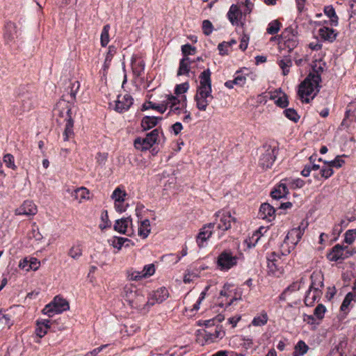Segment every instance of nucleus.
Instances as JSON below:
<instances>
[{"mask_svg":"<svg viewBox=\"0 0 356 356\" xmlns=\"http://www.w3.org/2000/svg\"><path fill=\"white\" fill-rule=\"evenodd\" d=\"M150 108H153V109H155V110L159 111L161 113H163L166 111L165 103H164V102L162 104H158L157 105L156 104H153L151 102H149L147 104H143V109L144 110H147V109Z\"/></svg>","mask_w":356,"mask_h":356,"instance_id":"42","label":"nucleus"},{"mask_svg":"<svg viewBox=\"0 0 356 356\" xmlns=\"http://www.w3.org/2000/svg\"><path fill=\"white\" fill-rule=\"evenodd\" d=\"M224 335V332L220 327L216 326L213 330H204V337L206 341H210L213 342L218 338H222Z\"/></svg>","mask_w":356,"mask_h":356,"instance_id":"27","label":"nucleus"},{"mask_svg":"<svg viewBox=\"0 0 356 356\" xmlns=\"http://www.w3.org/2000/svg\"><path fill=\"white\" fill-rule=\"evenodd\" d=\"M334 173V171L330 165L323 166L321 170V175L325 179H328Z\"/></svg>","mask_w":356,"mask_h":356,"instance_id":"58","label":"nucleus"},{"mask_svg":"<svg viewBox=\"0 0 356 356\" xmlns=\"http://www.w3.org/2000/svg\"><path fill=\"white\" fill-rule=\"evenodd\" d=\"M268 320V317L267 313L266 312H262L260 315L255 316L253 318L252 324L254 326H262L266 324Z\"/></svg>","mask_w":356,"mask_h":356,"instance_id":"39","label":"nucleus"},{"mask_svg":"<svg viewBox=\"0 0 356 356\" xmlns=\"http://www.w3.org/2000/svg\"><path fill=\"white\" fill-rule=\"evenodd\" d=\"M236 74L234 80L227 81L225 83L227 88L231 89L233 88L234 85L243 86L245 83L246 77L244 75L240 74L239 72H237Z\"/></svg>","mask_w":356,"mask_h":356,"instance_id":"31","label":"nucleus"},{"mask_svg":"<svg viewBox=\"0 0 356 356\" xmlns=\"http://www.w3.org/2000/svg\"><path fill=\"white\" fill-rule=\"evenodd\" d=\"M347 247L337 244L334 245L330 252L327 254V259L332 261H337L339 259H345L350 255Z\"/></svg>","mask_w":356,"mask_h":356,"instance_id":"11","label":"nucleus"},{"mask_svg":"<svg viewBox=\"0 0 356 356\" xmlns=\"http://www.w3.org/2000/svg\"><path fill=\"white\" fill-rule=\"evenodd\" d=\"M284 113L288 119H289L295 122H298V120L300 118V116L298 115L296 111L294 110L293 108L285 109L284 111Z\"/></svg>","mask_w":356,"mask_h":356,"instance_id":"45","label":"nucleus"},{"mask_svg":"<svg viewBox=\"0 0 356 356\" xmlns=\"http://www.w3.org/2000/svg\"><path fill=\"white\" fill-rule=\"evenodd\" d=\"M322 296L321 290H311L309 289L305 298V303L307 306L311 307L314 305V303L316 301H318Z\"/></svg>","mask_w":356,"mask_h":356,"instance_id":"21","label":"nucleus"},{"mask_svg":"<svg viewBox=\"0 0 356 356\" xmlns=\"http://www.w3.org/2000/svg\"><path fill=\"white\" fill-rule=\"evenodd\" d=\"M159 129H155L146 135L144 138H138L134 140V147L140 151H146L153 146L154 144L159 143Z\"/></svg>","mask_w":356,"mask_h":356,"instance_id":"6","label":"nucleus"},{"mask_svg":"<svg viewBox=\"0 0 356 356\" xmlns=\"http://www.w3.org/2000/svg\"><path fill=\"white\" fill-rule=\"evenodd\" d=\"M324 13L325 15L330 18V24L332 26H337L338 24V17L336 14L335 10L334 9L332 6H327L324 8Z\"/></svg>","mask_w":356,"mask_h":356,"instance_id":"34","label":"nucleus"},{"mask_svg":"<svg viewBox=\"0 0 356 356\" xmlns=\"http://www.w3.org/2000/svg\"><path fill=\"white\" fill-rule=\"evenodd\" d=\"M238 257L229 250L222 252L217 258V266L222 271L228 270L237 264Z\"/></svg>","mask_w":356,"mask_h":356,"instance_id":"8","label":"nucleus"},{"mask_svg":"<svg viewBox=\"0 0 356 356\" xmlns=\"http://www.w3.org/2000/svg\"><path fill=\"white\" fill-rule=\"evenodd\" d=\"M72 114V106L69 102L60 100L57 103L54 109V115L60 118L58 120L61 121L63 119L65 122L63 132V139L65 141L69 140L74 136L73 130L74 120Z\"/></svg>","mask_w":356,"mask_h":356,"instance_id":"4","label":"nucleus"},{"mask_svg":"<svg viewBox=\"0 0 356 356\" xmlns=\"http://www.w3.org/2000/svg\"><path fill=\"white\" fill-rule=\"evenodd\" d=\"M303 223L301 224L298 227L293 228L287 234L285 241L291 242L292 244L296 245L302 238L306 225L303 226Z\"/></svg>","mask_w":356,"mask_h":356,"instance_id":"15","label":"nucleus"},{"mask_svg":"<svg viewBox=\"0 0 356 356\" xmlns=\"http://www.w3.org/2000/svg\"><path fill=\"white\" fill-rule=\"evenodd\" d=\"M37 207L31 201H25L15 211L17 215L34 216L37 213Z\"/></svg>","mask_w":356,"mask_h":356,"instance_id":"14","label":"nucleus"},{"mask_svg":"<svg viewBox=\"0 0 356 356\" xmlns=\"http://www.w3.org/2000/svg\"><path fill=\"white\" fill-rule=\"evenodd\" d=\"M318 33L321 39L325 41L333 42L337 37V33L332 29L323 26L318 30Z\"/></svg>","mask_w":356,"mask_h":356,"instance_id":"25","label":"nucleus"},{"mask_svg":"<svg viewBox=\"0 0 356 356\" xmlns=\"http://www.w3.org/2000/svg\"><path fill=\"white\" fill-rule=\"evenodd\" d=\"M164 103H165L166 109L169 108L168 115H180L187 108L186 97L185 95L182 96L181 99L174 95H168Z\"/></svg>","mask_w":356,"mask_h":356,"instance_id":"5","label":"nucleus"},{"mask_svg":"<svg viewBox=\"0 0 356 356\" xmlns=\"http://www.w3.org/2000/svg\"><path fill=\"white\" fill-rule=\"evenodd\" d=\"M162 118L145 116L141 121V127L143 130H148L155 127Z\"/></svg>","mask_w":356,"mask_h":356,"instance_id":"28","label":"nucleus"},{"mask_svg":"<svg viewBox=\"0 0 356 356\" xmlns=\"http://www.w3.org/2000/svg\"><path fill=\"white\" fill-rule=\"evenodd\" d=\"M215 223L211 222L206 225H204L200 231L199 234L197 236L196 241L199 247H203L204 243L207 241V239L212 234V230L214 227Z\"/></svg>","mask_w":356,"mask_h":356,"instance_id":"13","label":"nucleus"},{"mask_svg":"<svg viewBox=\"0 0 356 356\" xmlns=\"http://www.w3.org/2000/svg\"><path fill=\"white\" fill-rule=\"evenodd\" d=\"M83 253V249L81 245L76 244L74 245L69 250L68 255L73 259L77 260L81 256Z\"/></svg>","mask_w":356,"mask_h":356,"instance_id":"37","label":"nucleus"},{"mask_svg":"<svg viewBox=\"0 0 356 356\" xmlns=\"http://www.w3.org/2000/svg\"><path fill=\"white\" fill-rule=\"evenodd\" d=\"M298 44V38L294 35H290L288 37L284 35L282 37V42H280V47L282 49H288L291 51L297 47Z\"/></svg>","mask_w":356,"mask_h":356,"instance_id":"18","label":"nucleus"},{"mask_svg":"<svg viewBox=\"0 0 356 356\" xmlns=\"http://www.w3.org/2000/svg\"><path fill=\"white\" fill-rule=\"evenodd\" d=\"M210 286H207L205 287L204 290L200 293V296L198 298L197 302L193 305V310L197 311L200 309V305L202 301L204 299L207 292L208 291Z\"/></svg>","mask_w":356,"mask_h":356,"instance_id":"56","label":"nucleus"},{"mask_svg":"<svg viewBox=\"0 0 356 356\" xmlns=\"http://www.w3.org/2000/svg\"><path fill=\"white\" fill-rule=\"evenodd\" d=\"M143 271L134 270L128 273V277L130 280L138 281L144 277L142 276Z\"/></svg>","mask_w":356,"mask_h":356,"instance_id":"59","label":"nucleus"},{"mask_svg":"<svg viewBox=\"0 0 356 356\" xmlns=\"http://www.w3.org/2000/svg\"><path fill=\"white\" fill-rule=\"evenodd\" d=\"M101 219H102V223L99 225V228L102 230L111 226V222L108 220V216L107 211H104L102 213Z\"/></svg>","mask_w":356,"mask_h":356,"instance_id":"52","label":"nucleus"},{"mask_svg":"<svg viewBox=\"0 0 356 356\" xmlns=\"http://www.w3.org/2000/svg\"><path fill=\"white\" fill-rule=\"evenodd\" d=\"M275 213V210L273 207L268 203H264L260 207L259 216L264 220L271 221L274 219Z\"/></svg>","mask_w":356,"mask_h":356,"instance_id":"17","label":"nucleus"},{"mask_svg":"<svg viewBox=\"0 0 356 356\" xmlns=\"http://www.w3.org/2000/svg\"><path fill=\"white\" fill-rule=\"evenodd\" d=\"M311 285L309 288L311 290H321L323 287V275L321 271H314L311 275Z\"/></svg>","mask_w":356,"mask_h":356,"instance_id":"19","label":"nucleus"},{"mask_svg":"<svg viewBox=\"0 0 356 356\" xmlns=\"http://www.w3.org/2000/svg\"><path fill=\"white\" fill-rule=\"evenodd\" d=\"M115 110L119 113L127 111L133 104V98L129 95H118L115 102Z\"/></svg>","mask_w":356,"mask_h":356,"instance_id":"12","label":"nucleus"},{"mask_svg":"<svg viewBox=\"0 0 356 356\" xmlns=\"http://www.w3.org/2000/svg\"><path fill=\"white\" fill-rule=\"evenodd\" d=\"M325 312V307L322 304H318L314 309V315L318 320H322L324 317Z\"/></svg>","mask_w":356,"mask_h":356,"instance_id":"47","label":"nucleus"},{"mask_svg":"<svg viewBox=\"0 0 356 356\" xmlns=\"http://www.w3.org/2000/svg\"><path fill=\"white\" fill-rule=\"evenodd\" d=\"M216 216L220 218L217 228L223 232L230 229L232 227V223L235 222V218L232 216L229 211H218L216 213Z\"/></svg>","mask_w":356,"mask_h":356,"instance_id":"9","label":"nucleus"},{"mask_svg":"<svg viewBox=\"0 0 356 356\" xmlns=\"http://www.w3.org/2000/svg\"><path fill=\"white\" fill-rule=\"evenodd\" d=\"M55 305L52 301L51 303L47 305L44 308L42 309V313L45 315H47L49 317H51L54 313H56V310L54 309Z\"/></svg>","mask_w":356,"mask_h":356,"instance_id":"54","label":"nucleus"},{"mask_svg":"<svg viewBox=\"0 0 356 356\" xmlns=\"http://www.w3.org/2000/svg\"><path fill=\"white\" fill-rule=\"evenodd\" d=\"M275 104L281 107V108H284L286 107L289 102H288V99H287V97L286 95H283L282 96L280 97L276 101H275Z\"/></svg>","mask_w":356,"mask_h":356,"instance_id":"63","label":"nucleus"},{"mask_svg":"<svg viewBox=\"0 0 356 356\" xmlns=\"http://www.w3.org/2000/svg\"><path fill=\"white\" fill-rule=\"evenodd\" d=\"M29 268L33 270H36L39 268L40 266V261L35 257L29 258Z\"/></svg>","mask_w":356,"mask_h":356,"instance_id":"62","label":"nucleus"},{"mask_svg":"<svg viewBox=\"0 0 356 356\" xmlns=\"http://www.w3.org/2000/svg\"><path fill=\"white\" fill-rule=\"evenodd\" d=\"M202 30L205 35H209L213 30V25L209 20H204L202 22Z\"/></svg>","mask_w":356,"mask_h":356,"instance_id":"60","label":"nucleus"},{"mask_svg":"<svg viewBox=\"0 0 356 356\" xmlns=\"http://www.w3.org/2000/svg\"><path fill=\"white\" fill-rule=\"evenodd\" d=\"M307 345L303 341H299L296 345L293 356H302L308 350Z\"/></svg>","mask_w":356,"mask_h":356,"instance_id":"38","label":"nucleus"},{"mask_svg":"<svg viewBox=\"0 0 356 356\" xmlns=\"http://www.w3.org/2000/svg\"><path fill=\"white\" fill-rule=\"evenodd\" d=\"M89 191L85 187L78 188L72 193V196L74 199L77 200L79 203H81L85 200H89Z\"/></svg>","mask_w":356,"mask_h":356,"instance_id":"26","label":"nucleus"},{"mask_svg":"<svg viewBox=\"0 0 356 356\" xmlns=\"http://www.w3.org/2000/svg\"><path fill=\"white\" fill-rule=\"evenodd\" d=\"M80 88V83L78 81L72 82L70 87V95L72 100H75L77 92Z\"/></svg>","mask_w":356,"mask_h":356,"instance_id":"50","label":"nucleus"},{"mask_svg":"<svg viewBox=\"0 0 356 356\" xmlns=\"http://www.w3.org/2000/svg\"><path fill=\"white\" fill-rule=\"evenodd\" d=\"M288 194L287 184L282 182L271 192V197L275 200L284 197Z\"/></svg>","mask_w":356,"mask_h":356,"instance_id":"29","label":"nucleus"},{"mask_svg":"<svg viewBox=\"0 0 356 356\" xmlns=\"http://www.w3.org/2000/svg\"><path fill=\"white\" fill-rule=\"evenodd\" d=\"M181 51L184 56H188V55H193L195 52V47H192L189 44H186L181 47Z\"/></svg>","mask_w":356,"mask_h":356,"instance_id":"57","label":"nucleus"},{"mask_svg":"<svg viewBox=\"0 0 356 356\" xmlns=\"http://www.w3.org/2000/svg\"><path fill=\"white\" fill-rule=\"evenodd\" d=\"M108 159V154L107 153H98L97 154V162L99 165H105L106 161Z\"/></svg>","mask_w":356,"mask_h":356,"instance_id":"64","label":"nucleus"},{"mask_svg":"<svg viewBox=\"0 0 356 356\" xmlns=\"http://www.w3.org/2000/svg\"><path fill=\"white\" fill-rule=\"evenodd\" d=\"M151 231L150 222L148 219L141 221L138 229V234L143 238H146Z\"/></svg>","mask_w":356,"mask_h":356,"instance_id":"32","label":"nucleus"},{"mask_svg":"<svg viewBox=\"0 0 356 356\" xmlns=\"http://www.w3.org/2000/svg\"><path fill=\"white\" fill-rule=\"evenodd\" d=\"M122 297L128 302L129 305L141 313H147L151 307L154 305L151 299L146 298L145 293L143 290L129 284L124 286L122 291Z\"/></svg>","mask_w":356,"mask_h":356,"instance_id":"2","label":"nucleus"},{"mask_svg":"<svg viewBox=\"0 0 356 356\" xmlns=\"http://www.w3.org/2000/svg\"><path fill=\"white\" fill-rule=\"evenodd\" d=\"M114 229L120 234L131 236L134 234L132 218L127 217L117 220L114 225Z\"/></svg>","mask_w":356,"mask_h":356,"instance_id":"10","label":"nucleus"},{"mask_svg":"<svg viewBox=\"0 0 356 356\" xmlns=\"http://www.w3.org/2000/svg\"><path fill=\"white\" fill-rule=\"evenodd\" d=\"M55 305L52 301L51 303L47 305L44 308L42 309V313L45 315H47L49 317H51L54 313H56V310L54 309Z\"/></svg>","mask_w":356,"mask_h":356,"instance_id":"55","label":"nucleus"},{"mask_svg":"<svg viewBox=\"0 0 356 356\" xmlns=\"http://www.w3.org/2000/svg\"><path fill=\"white\" fill-rule=\"evenodd\" d=\"M3 162L6 163V165L12 169H15L16 165L14 163V157L12 154H7L3 156Z\"/></svg>","mask_w":356,"mask_h":356,"instance_id":"53","label":"nucleus"},{"mask_svg":"<svg viewBox=\"0 0 356 356\" xmlns=\"http://www.w3.org/2000/svg\"><path fill=\"white\" fill-rule=\"evenodd\" d=\"M142 271H143L142 276L144 278L149 277L152 276L155 273L154 265L152 264H148V265H145L143 267V269L142 270Z\"/></svg>","mask_w":356,"mask_h":356,"instance_id":"49","label":"nucleus"},{"mask_svg":"<svg viewBox=\"0 0 356 356\" xmlns=\"http://www.w3.org/2000/svg\"><path fill=\"white\" fill-rule=\"evenodd\" d=\"M53 302L55 305L54 309L56 310V314H60L70 309L69 302L59 296H56Z\"/></svg>","mask_w":356,"mask_h":356,"instance_id":"24","label":"nucleus"},{"mask_svg":"<svg viewBox=\"0 0 356 356\" xmlns=\"http://www.w3.org/2000/svg\"><path fill=\"white\" fill-rule=\"evenodd\" d=\"M130 240L123 237H115L113 241V246L118 250H120L123 245L128 247L129 245Z\"/></svg>","mask_w":356,"mask_h":356,"instance_id":"40","label":"nucleus"},{"mask_svg":"<svg viewBox=\"0 0 356 356\" xmlns=\"http://www.w3.org/2000/svg\"><path fill=\"white\" fill-rule=\"evenodd\" d=\"M109 30L110 25L108 24L105 25L102 29L100 37L101 45L102 47H106L109 42Z\"/></svg>","mask_w":356,"mask_h":356,"instance_id":"41","label":"nucleus"},{"mask_svg":"<svg viewBox=\"0 0 356 356\" xmlns=\"http://www.w3.org/2000/svg\"><path fill=\"white\" fill-rule=\"evenodd\" d=\"M211 72L209 69L204 70L200 75V86L197 88L195 101L198 110L205 111L209 103L213 100L211 95Z\"/></svg>","mask_w":356,"mask_h":356,"instance_id":"3","label":"nucleus"},{"mask_svg":"<svg viewBox=\"0 0 356 356\" xmlns=\"http://www.w3.org/2000/svg\"><path fill=\"white\" fill-rule=\"evenodd\" d=\"M356 298V294L353 293L352 292H349L346 294L341 305V311L347 314L348 312V307L350 305V302L353 300H355Z\"/></svg>","mask_w":356,"mask_h":356,"instance_id":"36","label":"nucleus"},{"mask_svg":"<svg viewBox=\"0 0 356 356\" xmlns=\"http://www.w3.org/2000/svg\"><path fill=\"white\" fill-rule=\"evenodd\" d=\"M117 52V49L113 45L109 46L108 51L106 55V58L104 60V65H103V70L104 71H106L111 65V62L113 60V58L114 55Z\"/></svg>","mask_w":356,"mask_h":356,"instance_id":"35","label":"nucleus"},{"mask_svg":"<svg viewBox=\"0 0 356 356\" xmlns=\"http://www.w3.org/2000/svg\"><path fill=\"white\" fill-rule=\"evenodd\" d=\"M278 65L282 70V74L284 76L287 75L289 73L290 68L292 66V60L289 56H284L282 59L279 60Z\"/></svg>","mask_w":356,"mask_h":356,"instance_id":"33","label":"nucleus"},{"mask_svg":"<svg viewBox=\"0 0 356 356\" xmlns=\"http://www.w3.org/2000/svg\"><path fill=\"white\" fill-rule=\"evenodd\" d=\"M17 27L15 23L8 22L6 25L4 38L8 42H12L17 38Z\"/></svg>","mask_w":356,"mask_h":356,"instance_id":"22","label":"nucleus"},{"mask_svg":"<svg viewBox=\"0 0 356 356\" xmlns=\"http://www.w3.org/2000/svg\"><path fill=\"white\" fill-rule=\"evenodd\" d=\"M356 238V229H349L345 234L344 241L348 244H352Z\"/></svg>","mask_w":356,"mask_h":356,"instance_id":"51","label":"nucleus"},{"mask_svg":"<svg viewBox=\"0 0 356 356\" xmlns=\"http://www.w3.org/2000/svg\"><path fill=\"white\" fill-rule=\"evenodd\" d=\"M313 71L299 85L298 95L302 102L309 103L319 92L323 67L316 64L313 66Z\"/></svg>","mask_w":356,"mask_h":356,"instance_id":"1","label":"nucleus"},{"mask_svg":"<svg viewBox=\"0 0 356 356\" xmlns=\"http://www.w3.org/2000/svg\"><path fill=\"white\" fill-rule=\"evenodd\" d=\"M126 195L127 193L124 191L121 190L120 188H117L113 191L111 197L115 202H119L124 201V197Z\"/></svg>","mask_w":356,"mask_h":356,"instance_id":"44","label":"nucleus"},{"mask_svg":"<svg viewBox=\"0 0 356 356\" xmlns=\"http://www.w3.org/2000/svg\"><path fill=\"white\" fill-rule=\"evenodd\" d=\"M280 26L281 24L278 20H273L268 24L266 31L268 34L274 35L280 31Z\"/></svg>","mask_w":356,"mask_h":356,"instance_id":"43","label":"nucleus"},{"mask_svg":"<svg viewBox=\"0 0 356 356\" xmlns=\"http://www.w3.org/2000/svg\"><path fill=\"white\" fill-rule=\"evenodd\" d=\"M169 296L168 291L165 288H160L158 290L154 291V293L148 298L151 299L152 302L154 305L156 303H161L163 302Z\"/></svg>","mask_w":356,"mask_h":356,"instance_id":"20","label":"nucleus"},{"mask_svg":"<svg viewBox=\"0 0 356 356\" xmlns=\"http://www.w3.org/2000/svg\"><path fill=\"white\" fill-rule=\"evenodd\" d=\"M189 88V85L187 82L183 83L181 84H179L175 88V93L177 95H181L185 93Z\"/></svg>","mask_w":356,"mask_h":356,"instance_id":"61","label":"nucleus"},{"mask_svg":"<svg viewBox=\"0 0 356 356\" xmlns=\"http://www.w3.org/2000/svg\"><path fill=\"white\" fill-rule=\"evenodd\" d=\"M242 17V12L239 9L238 6L235 4H232L227 13V17L232 25L238 26L240 20Z\"/></svg>","mask_w":356,"mask_h":356,"instance_id":"16","label":"nucleus"},{"mask_svg":"<svg viewBox=\"0 0 356 356\" xmlns=\"http://www.w3.org/2000/svg\"><path fill=\"white\" fill-rule=\"evenodd\" d=\"M50 321L43 319L36 323L35 334L39 338L43 337L50 328Z\"/></svg>","mask_w":356,"mask_h":356,"instance_id":"23","label":"nucleus"},{"mask_svg":"<svg viewBox=\"0 0 356 356\" xmlns=\"http://www.w3.org/2000/svg\"><path fill=\"white\" fill-rule=\"evenodd\" d=\"M324 163L325 164L330 165L332 168L333 167L339 168L344 164L345 161L341 159V156H337L334 160L330 161H324Z\"/></svg>","mask_w":356,"mask_h":356,"instance_id":"46","label":"nucleus"},{"mask_svg":"<svg viewBox=\"0 0 356 356\" xmlns=\"http://www.w3.org/2000/svg\"><path fill=\"white\" fill-rule=\"evenodd\" d=\"M303 282V278H301L300 281L293 282L290 286H289L282 294V296L289 293L293 292L296 291H298L301 287V283Z\"/></svg>","mask_w":356,"mask_h":356,"instance_id":"48","label":"nucleus"},{"mask_svg":"<svg viewBox=\"0 0 356 356\" xmlns=\"http://www.w3.org/2000/svg\"><path fill=\"white\" fill-rule=\"evenodd\" d=\"M277 150L275 147L270 145H264L261 149L259 158V165L263 169H268L273 165L277 154Z\"/></svg>","mask_w":356,"mask_h":356,"instance_id":"7","label":"nucleus"},{"mask_svg":"<svg viewBox=\"0 0 356 356\" xmlns=\"http://www.w3.org/2000/svg\"><path fill=\"white\" fill-rule=\"evenodd\" d=\"M191 62L188 56H184L180 60L179 66L177 71V76L188 75L190 72V65Z\"/></svg>","mask_w":356,"mask_h":356,"instance_id":"30","label":"nucleus"}]
</instances>
